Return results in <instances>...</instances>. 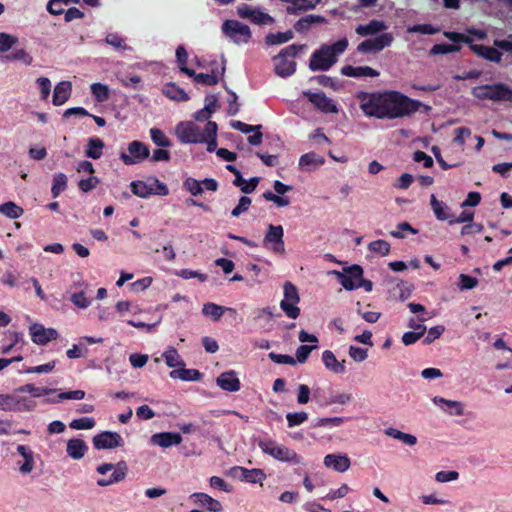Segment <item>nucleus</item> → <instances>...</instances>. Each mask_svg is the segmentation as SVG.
<instances>
[{
  "mask_svg": "<svg viewBox=\"0 0 512 512\" xmlns=\"http://www.w3.org/2000/svg\"><path fill=\"white\" fill-rule=\"evenodd\" d=\"M356 98L360 109L368 116L376 119H397L419 111L421 108L428 112L431 107L419 100L412 99L396 90L377 92L360 91Z\"/></svg>",
  "mask_w": 512,
  "mask_h": 512,
  "instance_id": "1",
  "label": "nucleus"
},
{
  "mask_svg": "<svg viewBox=\"0 0 512 512\" xmlns=\"http://www.w3.org/2000/svg\"><path fill=\"white\" fill-rule=\"evenodd\" d=\"M347 47V38H342L331 45L323 44L319 49L312 53L309 60L310 70H329L337 62V57L341 55Z\"/></svg>",
  "mask_w": 512,
  "mask_h": 512,
  "instance_id": "2",
  "label": "nucleus"
},
{
  "mask_svg": "<svg viewBox=\"0 0 512 512\" xmlns=\"http://www.w3.org/2000/svg\"><path fill=\"white\" fill-rule=\"evenodd\" d=\"M304 47L305 45L292 44L283 48L279 54L274 57V60L276 61V75L282 78L293 75L296 71V62L293 59L302 49H304Z\"/></svg>",
  "mask_w": 512,
  "mask_h": 512,
  "instance_id": "3",
  "label": "nucleus"
},
{
  "mask_svg": "<svg viewBox=\"0 0 512 512\" xmlns=\"http://www.w3.org/2000/svg\"><path fill=\"white\" fill-rule=\"evenodd\" d=\"M258 446L262 452L278 461L291 464H299L301 462V457L295 450L284 445H277V443L270 438L260 439Z\"/></svg>",
  "mask_w": 512,
  "mask_h": 512,
  "instance_id": "4",
  "label": "nucleus"
},
{
  "mask_svg": "<svg viewBox=\"0 0 512 512\" xmlns=\"http://www.w3.org/2000/svg\"><path fill=\"white\" fill-rule=\"evenodd\" d=\"M131 191L134 195L140 198H147L152 194L166 196L169 194V189L156 177H150L147 182L145 181H133L130 184Z\"/></svg>",
  "mask_w": 512,
  "mask_h": 512,
  "instance_id": "5",
  "label": "nucleus"
},
{
  "mask_svg": "<svg viewBox=\"0 0 512 512\" xmlns=\"http://www.w3.org/2000/svg\"><path fill=\"white\" fill-rule=\"evenodd\" d=\"M175 133L179 141L183 144L203 143L206 133V127L202 130L193 121H183L177 124Z\"/></svg>",
  "mask_w": 512,
  "mask_h": 512,
  "instance_id": "6",
  "label": "nucleus"
},
{
  "mask_svg": "<svg viewBox=\"0 0 512 512\" xmlns=\"http://www.w3.org/2000/svg\"><path fill=\"white\" fill-rule=\"evenodd\" d=\"M223 33L236 44H246L251 39L249 26L237 20H225L222 24Z\"/></svg>",
  "mask_w": 512,
  "mask_h": 512,
  "instance_id": "7",
  "label": "nucleus"
},
{
  "mask_svg": "<svg viewBox=\"0 0 512 512\" xmlns=\"http://www.w3.org/2000/svg\"><path fill=\"white\" fill-rule=\"evenodd\" d=\"M128 153L121 152L119 158L125 165H134L143 162L150 155L149 147L141 141L134 140L128 144Z\"/></svg>",
  "mask_w": 512,
  "mask_h": 512,
  "instance_id": "8",
  "label": "nucleus"
},
{
  "mask_svg": "<svg viewBox=\"0 0 512 512\" xmlns=\"http://www.w3.org/2000/svg\"><path fill=\"white\" fill-rule=\"evenodd\" d=\"M283 290L284 299L281 301L280 307L288 318L296 319L300 314V309L297 307L299 302L298 290L291 282H286Z\"/></svg>",
  "mask_w": 512,
  "mask_h": 512,
  "instance_id": "9",
  "label": "nucleus"
},
{
  "mask_svg": "<svg viewBox=\"0 0 512 512\" xmlns=\"http://www.w3.org/2000/svg\"><path fill=\"white\" fill-rule=\"evenodd\" d=\"M284 230L281 225H268V230L263 239V245L274 253L282 254L285 251Z\"/></svg>",
  "mask_w": 512,
  "mask_h": 512,
  "instance_id": "10",
  "label": "nucleus"
},
{
  "mask_svg": "<svg viewBox=\"0 0 512 512\" xmlns=\"http://www.w3.org/2000/svg\"><path fill=\"white\" fill-rule=\"evenodd\" d=\"M394 38L392 33H382L374 38H369L362 41L357 46V51L360 53H379L384 48L389 47Z\"/></svg>",
  "mask_w": 512,
  "mask_h": 512,
  "instance_id": "11",
  "label": "nucleus"
},
{
  "mask_svg": "<svg viewBox=\"0 0 512 512\" xmlns=\"http://www.w3.org/2000/svg\"><path fill=\"white\" fill-rule=\"evenodd\" d=\"M114 469V472L112 473L111 477L109 479H99L98 485L100 486H108L113 483H117L122 481L126 474H127V464L125 461H120L117 463V465L114 467L113 464L104 463L97 467V472L99 474L105 475L107 472Z\"/></svg>",
  "mask_w": 512,
  "mask_h": 512,
  "instance_id": "12",
  "label": "nucleus"
},
{
  "mask_svg": "<svg viewBox=\"0 0 512 512\" xmlns=\"http://www.w3.org/2000/svg\"><path fill=\"white\" fill-rule=\"evenodd\" d=\"M363 273V268L357 264L344 268L341 273L336 272L341 285L349 291L357 289V282L361 280Z\"/></svg>",
  "mask_w": 512,
  "mask_h": 512,
  "instance_id": "13",
  "label": "nucleus"
},
{
  "mask_svg": "<svg viewBox=\"0 0 512 512\" xmlns=\"http://www.w3.org/2000/svg\"><path fill=\"white\" fill-rule=\"evenodd\" d=\"M303 96L311 102L315 108L323 113H336L337 107L333 100L328 98L324 92H312L305 90L302 92Z\"/></svg>",
  "mask_w": 512,
  "mask_h": 512,
  "instance_id": "14",
  "label": "nucleus"
},
{
  "mask_svg": "<svg viewBox=\"0 0 512 512\" xmlns=\"http://www.w3.org/2000/svg\"><path fill=\"white\" fill-rule=\"evenodd\" d=\"M512 101V90L504 84L482 85V99Z\"/></svg>",
  "mask_w": 512,
  "mask_h": 512,
  "instance_id": "15",
  "label": "nucleus"
},
{
  "mask_svg": "<svg viewBox=\"0 0 512 512\" xmlns=\"http://www.w3.org/2000/svg\"><path fill=\"white\" fill-rule=\"evenodd\" d=\"M29 330L32 341L38 345H45L58 338V332L55 329L45 328L37 322L33 323Z\"/></svg>",
  "mask_w": 512,
  "mask_h": 512,
  "instance_id": "16",
  "label": "nucleus"
},
{
  "mask_svg": "<svg viewBox=\"0 0 512 512\" xmlns=\"http://www.w3.org/2000/svg\"><path fill=\"white\" fill-rule=\"evenodd\" d=\"M96 449H112L122 445V438L117 432L105 431L93 438Z\"/></svg>",
  "mask_w": 512,
  "mask_h": 512,
  "instance_id": "17",
  "label": "nucleus"
},
{
  "mask_svg": "<svg viewBox=\"0 0 512 512\" xmlns=\"http://www.w3.org/2000/svg\"><path fill=\"white\" fill-rule=\"evenodd\" d=\"M226 169L229 170L230 172H232L234 175H235V179L233 180V184L237 187H240L241 191L245 194H250L252 193L258 183H259V178L258 177H253L250 179L249 182H247L243 177H242V174L241 172L234 166V165H227L226 166Z\"/></svg>",
  "mask_w": 512,
  "mask_h": 512,
  "instance_id": "18",
  "label": "nucleus"
},
{
  "mask_svg": "<svg viewBox=\"0 0 512 512\" xmlns=\"http://www.w3.org/2000/svg\"><path fill=\"white\" fill-rule=\"evenodd\" d=\"M191 499L194 504L205 507L209 512H222L223 506L220 501L202 492L193 493Z\"/></svg>",
  "mask_w": 512,
  "mask_h": 512,
  "instance_id": "19",
  "label": "nucleus"
},
{
  "mask_svg": "<svg viewBox=\"0 0 512 512\" xmlns=\"http://www.w3.org/2000/svg\"><path fill=\"white\" fill-rule=\"evenodd\" d=\"M217 385L228 392H236L240 389V380L234 371L221 373L216 379Z\"/></svg>",
  "mask_w": 512,
  "mask_h": 512,
  "instance_id": "20",
  "label": "nucleus"
},
{
  "mask_svg": "<svg viewBox=\"0 0 512 512\" xmlns=\"http://www.w3.org/2000/svg\"><path fill=\"white\" fill-rule=\"evenodd\" d=\"M341 74L347 77L360 78V77H378L379 71L369 66L354 67L346 65L341 68Z\"/></svg>",
  "mask_w": 512,
  "mask_h": 512,
  "instance_id": "21",
  "label": "nucleus"
},
{
  "mask_svg": "<svg viewBox=\"0 0 512 512\" xmlns=\"http://www.w3.org/2000/svg\"><path fill=\"white\" fill-rule=\"evenodd\" d=\"M325 162L324 158L320 156L319 154L315 152H308L299 158V169L311 172L318 168L319 166L323 165Z\"/></svg>",
  "mask_w": 512,
  "mask_h": 512,
  "instance_id": "22",
  "label": "nucleus"
},
{
  "mask_svg": "<svg viewBox=\"0 0 512 512\" xmlns=\"http://www.w3.org/2000/svg\"><path fill=\"white\" fill-rule=\"evenodd\" d=\"M431 207L438 220L448 221L453 224L455 215L450 212V208L442 201H439L434 194L431 195Z\"/></svg>",
  "mask_w": 512,
  "mask_h": 512,
  "instance_id": "23",
  "label": "nucleus"
},
{
  "mask_svg": "<svg viewBox=\"0 0 512 512\" xmlns=\"http://www.w3.org/2000/svg\"><path fill=\"white\" fill-rule=\"evenodd\" d=\"M72 85L69 81H61L56 84L52 102L55 106L63 105L71 96Z\"/></svg>",
  "mask_w": 512,
  "mask_h": 512,
  "instance_id": "24",
  "label": "nucleus"
},
{
  "mask_svg": "<svg viewBox=\"0 0 512 512\" xmlns=\"http://www.w3.org/2000/svg\"><path fill=\"white\" fill-rule=\"evenodd\" d=\"M18 345H20V348L24 345L23 335L16 331L8 330L2 339V353L7 354L18 347Z\"/></svg>",
  "mask_w": 512,
  "mask_h": 512,
  "instance_id": "25",
  "label": "nucleus"
},
{
  "mask_svg": "<svg viewBox=\"0 0 512 512\" xmlns=\"http://www.w3.org/2000/svg\"><path fill=\"white\" fill-rule=\"evenodd\" d=\"M151 441L161 447H170L179 445L182 442V436L179 433L162 432L154 434Z\"/></svg>",
  "mask_w": 512,
  "mask_h": 512,
  "instance_id": "26",
  "label": "nucleus"
},
{
  "mask_svg": "<svg viewBox=\"0 0 512 512\" xmlns=\"http://www.w3.org/2000/svg\"><path fill=\"white\" fill-rule=\"evenodd\" d=\"M225 311L230 313V317H236V310L232 308H226L212 302L204 304L202 308L203 315L205 317L213 318L214 320H219Z\"/></svg>",
  "mask_w": 512,
  "mask_h": 512,
  "instance_id": "27",
  "label": "nucleus"
},
{
  "mask_svg": "<svg viewBox=\"0 0 512 512\" xmlns=\"http://www.w3.org/2000/svg\"><path fill=\"white\" fill-rule=\"evenodd\" d=\"M324 464L338 472H344L350 467V459L344 455L328 454L324 458Z\"/></svg>",
  "mask_w": 512,
  "mask_h": 512,
  "instance_id": "28",
  "label": "nucleus"
},
{
  "mask_svg": "<svg viewBox=\"0 0 512 512\" xmlns=\"http://www.w3.org/2000/svg\"><path fill=\"white\" fill-rule=\"evenodd\" d=\"M386 29H387V26L383 21L373 19L366 25L357 26L355 31L358 35L366 37V36L376 35L379 32H382Z\"/></svg>",
  "mask_w": 512,
  "mask_h": 512,
  "instance_id": "29",
  "label": "nucleus"
},
{
  "mask_svg": "<svg viewBox=\"0 0 512 512\" xmlns=\"http://www.w3.org/2000/svg\"><path fill=\"white\" fill-rule=\"evenodd\" d=\"M327 22V19L320 15H307L305 17L300 18L295 24L294 29L298 33H305L310 30L313 24H324Z\"/></svg>",
  "mask_w": 512,
  "mask_h": 512,
  "instance_id": "30",
  "label": "nucleus"
},
{
  "mask_svg": "<svg viewBox=\"0 0 512 512\" xmlns=\"http://www.w3.org/2000/svg\"><path fill=\"white\" fill-rule=\"evenodd\" d=\"M18 453L23 457V463L18 462L19 470L23 474L30 473L34 468V455L32 450L25 445H18Z\"/></svg>",
  "mask_w": 512,
  "mask_h": 512,
  "instance_id": "31",
  "label": "nucleus"
},
{
  "mask_svg": "<svg viewBox=\"0 0 512 512\" xmlns=\"http://www.w3.org/2000/svg\"><path fill=\"white\" fill-rule=\"evenodd\" d=\"M225 64H226V60L223 59L220 72H218L217 70H212V72L210 74L198 73L197 75H195V82L206 85V86L216 85L219 82V75L223 76L225 73V70H226Z\"/></svg>",
  "mask_w": 512,
  "mask_h": 512,
  "instance_id": "32",
  "label": "nucleus"
},
{
  "mask_svg": "<svg viewBox=\"0 0 512 512\" xmlns=\"http://www.w3.org/2000/svg\"><path fill=\"white\" fill-rule=\"evenodd\" d=\"M233 470H239L242 480L249 483H260L262 485L263 480L266 478L264 471L259 468L247 469L244 467H234Z\"/></svg>",
  "mask_w": 512,
  "mask_h": 512,
  "instance_id": "33",
  "label": "nucleus"
},
{
  "mask_svg": "<svg viewBox=\"0 0 512 512\" xmlns=\"http://www.w3.org/2000/svg\"><path fill=\"white\" fill-rule=\"evenodd\" d=\"M66 450L71 458L80 459L85 455L88 447L82 439L73 438L68 441Z\"/></svg>",
  "mask_w": 512,
  "mask_h": 512,
  "instance_id": "34",
  "label": "nucleus"
},
{
  "mask_svg": "<svg viewBox=\"0 0 512 512\" xmlns=\"http://www.w3.org/2000/svg\"><path fill=\"white\" fill-rule=\"evenodd\" d=\"M105 143L98 137H91L85 149V155L91 159H99L103 154Z\"/></svg>",
  "mask_w": 512,
  "mask_h": 512,
  "instance_id": "35",
  "label": "nucleus"
},
{
  "mask_svg": "<svg viewBox=\"0 0 512 512\" xmlns=\"http://www.w3.org/2000/svg\"><path fill=\"white\" fill-rule=\"evenodd\" d=\"M217 131H218V125L214 121H208L206 123V133L204 138L206 139L203 141V143L207 144V151L209 153H212L214 151H217Z\"/></svg>",
  "mask_w": 512,
  "mask_h": 512,
  "instance_id": "36",
  "label": "nucleus"
},
{
  "mask_svg": "<svg viewBox=\"0 0 512 512\" xmlns=\"http://www.w3.org/2000/svg\"><path fill=\"white\" fill-rule=\"evenodd\" d=\"M162 91L166 97L175 101H187L189 99L188 94L174 83H167Z\"/></svg>",
  "mask_w": 512,
  "mask_h": 512,
  "instance_id": "37",
  "label": "nucleus"
},
{
  "mask_svg": "<svg viewBox=\"0 0 512 512\" xmlns=\"http://www.w3.org/2000/svg\"><path fill=\"white\" fill-rule=\"evenodd\" d=\"M322 360L325 366L335 373H343L345 371L344 364L340 363L335 357L334 353L330 350L323 352Z\"/></svg>",
  "mask_w": 512,
  "mask_h": 512,
  "instance_id": "38",
  "label": "nucleus"
},
{
  "mask_svg": "<svg viewBox=\"0 0 512 512\" xmlns=\"http://www.w3.org/2000/svg\"><path fill=\"white\" fill-rule=\"evenodd\" d=\"M21 409V401L11 394H0V410L18 411Z\"/></svg>",
  "mask_w": 512,
  "mask_h": 512,
  "instance_id": "39",
  "label": "nucleus"
},
{
  "mask_svg": "<svg viewBox=\"0 0 512 512\" xmlns=\"http://www.w3.org/2000/svg\"><path fill=\"white\" fill-rule=\"evenodd\" d=\"M0 213H2L3 215L10 219H17L23 215L24 210L16 203L8 201L0 205Z\"/></svg>",
  "mask_w": 512,
  "mask_h": 512,
  "instance_id": "40",
  "label": "nucleus"
},
{
  "mask_svg": "<svg viewBox=\"0 0 512 512\" xmlns=\"http://www.w3.org/2000/svg\"><path fill=\"white\" fill-rule=\"evenodd\" d=\"M172 378H180L185 381H196L201 378V373L197 369L180 368L170 372Z\"/></svg>",
  "mask_w": 512,
  "mask_h": 512,
  "instance_id": "41",
  "label": "nucleus"
},
{
  "mask_svg": "<svg viewBox=\"0 0 512 512\" xmlns=\"http://www.w3.org/2000/svg\"><path fill=\"white\" fill-rule=\"evenodd\" d=\"M67 176L60 172L54 175L51 187V194L57 198L67 188Z\"/></svg>",
  "mask_w": 512,
  "mask_h": 512,
  "instance_id": "42",
  "label": "nucleus"
},
{
  "mask_svg": "<svg viewBox=\"0 0 512 512\" xmlns=\"http://www.w3.org/2000/svg\"><path fill=\"white\" fill-rule=\"evenodd\" d=\"M293 38V32L288 30L286 32L269 33L265 37V42L268 45H279L288 42Z\"/></svg>",
  "mask_w": 512,
  "mask_h": 512,
  "instance_id": "43",
  "label": "nucleus"
},
{
  "mask_svg": "<svg viewBox=\"0 0 512 512\" xmlns=\"http://www.w3.org/2000/svg\"><path fill=\"white\" fill-rule=\"evenodd\" d=\"M3 61H20L25 65H31L33 58L24 49H16L2 58Z\"/></svg>",
  "mask_w": 512,
  "mask_h": 512,
  "instance_id": "44",
  "label": "nucleus"
},
{
  "mask_svg": "<svg viewBox=\"0 0 512 512\" xmlns=\"http://www.w3.org/2000/svg\"><path fill=\"white\" fill-rule=\"evenodd\" d=\"M91 93L97 102H105L109 98V88L101 83H93L91 85Z\"/></svg>",
  "mask_w": 512,
  "mask_h": 512,
  "instance_id": "45",
  "label": "nucleus"
},
{
  "mask_svg": "<svg viewBox=\"0 0 512 512\" xmlns=\"http://www.w3.org/2000/svg\"><path fill=\"white\" fill-rule=\"evenodd\" d=\"M368 249L373 253H377L381 256H386L390 253L391 246L387 241L379 239L370 242L368 245Z\"/></svg>",
  "mask_w": 512,
  "mask_h": 512,
  "instance_id": "46",
  "label": "nucleus"
},
{
  "mask_svg": "<svg viewBox=\"0 0 512 512\" xmlns=\"http://www.w3.org/2000/svg\"><path fill=\"white\" fill-rule=\"evenodd\" d=\"M166 364L169 367H180L184 366V363L178 353V351L175 348H169L165 353L163 354Z\"/></svg>",
  "mask_w": 512,
  "mask_h": 512,
  "instance_id": "47",
  "label": "nucleus"
},
{
  "mask_svg": "<svg viewBox=\"0 0 512 512\" xmlns=\"http://www.w3.org/2000/svg\"><path fill=\"white\" fill-rule=\"evenodd\" d=\"M302 4L297 5V7L288 6L287 13L290 15H297L300 11H307L314 9L318 4L321 3V0H301Z\"/></svg>",
  "mask_w": 512,
  "mask_h": 512,
  "instance_id": "48",
  "label": "nucleus"
},
{
  "mask_svg": "<svg viewBox=\"0 0 512 512\" xmlns=\"http://www.w3.org/2000/svg\"><path fill=\"white\" fill-rule=\"evenodd\" d=\"M150 136L152 141L160 147H169L171 145L170 140L168 137L164 134V132L158 128H151L150 129Z\"/></svg>",
  "mask_w": 512,
  "mask_h": 512,
  "instance_id": "49",
  "label": "nucleus"
},
{
  "mask_svg": "<svg viewBox=\"0 0 512 512\" xmlns=\"http://www.w3.org/2000/svg\"><path fill=\"white\" fill-rule=\"evenodd\" d=\"M183 187L187 191H189L191 193V195H193V196H198L203 193V186H202L201 181H199L195 178H192V177H188L183 182Z\"/></svg>",
  "mask_w": 512,
  "mask_h": 512,
  "instance_id": "50",
  "label": "nucleus"
},
{
  "mask_svg": "<svg viewBox=\"0 0 512 512\" xmlns=\"http://www.w3.org/2000/svg\"><path fill=\"white\" fill-rule=\"evenodd\" d=\"M425 330H426L425 326L417 325L415 327V331L406 332L402 337L404 344L410 345V344L415 343L418 339H420L423 336Z\"/></svg>",
  "mask_w": 512,
  "mask_h": 512,
  "instance_id": "51",
  "label": "nucleus"
},
{
  "mask_svg": "<svg viewBox=\"0 0 512 512\" xmlns=\"http://www.w3.org/2000/svg\"><path fill=\"white\" fill-rule=\"evenodd\" d=\"M95 420L90 417H82L74 419L70 422L69 427L75 430L92 429L95 426Z\"/></svg>",
  "mask_w": 512,
  "mask_h": 512,
  "instance_id": "52",
  "label": "nucleus"
},
{
  "mask_svg": "<svg viewBox=\"0 0 512 512\" xmlns=\"http://www.w3.org/2000/svg\"><path fill=\"white\" fill-rule=\"evenodd\" d=\"M459 49H460L459 46L454 45V44L440 43V44H435L431 48L430 54L443 55V54H448V53H452V52H457V51H459Z\"/></svg>",
  "mask_w": 512,
  "mask_h": 512,
  "instance_id": "53",
  "label": "nucleus"
},
{
  "mask_svg": "<svg viewBox=\"0 0 512 512\" xmlns=\"http://www.w3.org/2000/svg\"><path fill=\"white\" fill-rule=\"evenodd\" d=\"M386 434L389 436H392L395 439H399L408 445H414V444H416V441H417L415 436H413L411 434L403 433V432L393 429V428L388 429L386 431Z\"/></svg>",
  "mask_w": 512,
  "mask_h": 512,
  "instance_id": "54",
  "label": "nucleus"
},
{
  "mask_svg": "<svg viewBox=\"0 0 512 512\" xmlns=\"http://www.w3.org/2000/svg\"><path fill=\"white\" fill-rule=\"evenodd\" d=\"M105 40H106V43H108L109 45H111L112 47H114L117 50L128 49V46L126 45L125 40L117 33H109L106 36Z\"/></svg>",
  "mask_w": 512,
  "mask_h": 512,
  "instance_id": "55",
  "label": "nucleus"
},
{
  "mask_svg": "<svg viewBox=\"0 0 512 512\" xmlns=\"http://www.w3.org/2000/svg\"><path fill=\"white\" fill-rule=\"evenodd\" d=\"M100 183V179L96 176H90L86 179H81L78 182V187L82 192H90L95 189L97 185Z\"/></svg>",
  "mask_w": 512,
  "mask_h": 512,
  "instance_id": "56",
  "label": "nucleus"
},
{
  "mask_svg": "<svg viewBox=\"0 0 512 512\" xmlns=\"http://www.w3.org/2000/svg\"><path fill=\"white\" fill-rule=\"evenodd\" d=\"M38 88L40 90V98L47 100L51 92V81L47 77H39L36 80Z\"/></svg>",
  "mask_w": 512,
  "mask_h": 512,
  "instance_id": "57",
  "label": "nucleus"
},
{
  "mask_svg": "<svg viewBox=\"0 0 512 512\" xmlns=\"http://www.w3.org/2000/svg\"><path fill=\"white\" fill-rule=\"evenodd\" d=\"M18 41V39L8 33H0V53L7 52Z\"/></svg>",
  "mask_w": 512,
  "mask_h": 512,
  "instance_id": "58",
  "label": "nucleus"
},
{
  "mask_svg": "<svg viewBox=\"0 0 512 512\" xmlns=\"http://www.w3.org/2000/svg\"><path fill=\"white\" fill-rule=\"evenodd\" d=\"M70 300L75 306L81 309L87 308L91 304V300L86 297L83 291L73 293Z\"/></svg>",
  "mask_w": 512,
  "mask_h": 512,
  "instance_id": "59",
  "label": "nucleus"
},
{
  "mask_svg": "<svg viewBox=\"0 0 512 512\" xmlns=\"http://www.w3.org/2000/svg\"><path fill=\"white\" fill-rule=\"evenodd\" d=\"M252 203L251 198L242 196L239 199L238 205L231 211L233 217H239L242 213L246 212Z\"/></svg>",
  "mask_w": 512,
  "mask_h": 512,
  "instance_id": "60",
  "label": "nucleus"
},
{
  "mask_svg": "<svg viewBox=\"0 0 512 512\" xmlns=\"http://www.w3.org/2000/svg\"><path fill=\"white\" fill-rule=\"evenodd\" d=\"M286 419L288 426L294 427L304 423L308 419V415L305 412L288 413Z\"/></svg>",
  "mask_w": 512,
  "mask_h": 512,
  "instance_id": "61",
  "label": "nucleus"
},
{
  "mask_svg": "<svg viewBox=\"0 0 512 512\" xmlns=\"http://www.w3.org/2000/svg\"><path fill=\"white\" fill-rule=\"evenodd\" d=\"M209 484L210 487L213 489L221 490L228 493L232 491V486L218 476H212L209 479Z\"/></svg>",
  "mask_w": 512,
  "mask_h": 512,
  "instance_id": "62",
  "label": "nucleus"
},
{
  "mask_svg": "<svg viewBox=\"0 0 512 512\" xmlns=\"http://www.w3.org/2000/svg\"><path fill=\"white\" fill-rule=\"evenodd\" d=\"M478 280L475 277L460 274L458 286L461 290H469L477 286Z\"/></svg>",
  "mask_w": 512,
  "mask_h": 512,
  "instance_id": "63",
  "label": "nucleus"
},
{
  "mask_svg": "<svg viewBox=\"0 0 512 512\" xmlns=\"http://www.w3.org/2000/svg\"><path fill=\"white\" fill-rule=\"evenodd\" d=\"M65 1L62 0H49L47 4V11L52 15H61L65 11Z\"/></svg>",
  "mask_w": 512,
  "mask_h": 512,
  "instance_id": "64",
  "label": "nucleus"
}]
</instances>
